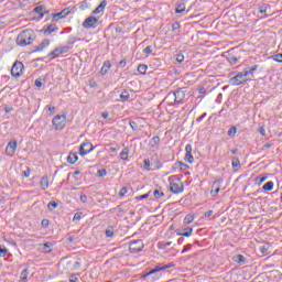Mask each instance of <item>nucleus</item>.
I'll use <instances>...</instances> for the list:
<instances>
[{"instance_id":"nucleus-1","label":"nucleus","mask_w":282,"mask_h":282,"mask_svg":"<svg viewBox=\"0 0 282 282\" xmlns=\"http://www.w3.org/2000/svg\"><path fill=\"white\" fill-rule=\"evenodd\" d=\"M186 91H188L186 87L177 88L174 91H170L165 97V100H169V107H175V105H184Z\"/></svg>"},{"instance_id":"nucleus-2","label":"nucleus","mask_w":282,"mask_h":282,"mask_svg":"<svg viewBox=\"0 0 282 282\" xmlns=\"http://www.w3.org/2000/svg\"><path fill=\"white\" fill-rule=\"evenodd\" d=\"M33 41H36V34L34 33V30L26 29L18 35L15 43L20 47H28V45H32Z\"/></svg>"},{"instance_id":"nucleus-3","label":"nucleus","mask_w":282,"mask_h":282,"mask_svg":"<svg viewBox=\"0 0 282 282\" xmlns=\"http://www.w3.org/2000/svg\"><path fill=\"white\" fill-rule=\"evenodd\" d=\"M248 83V73L239 72L229 79V85L232 87H239V85H246Z\"/></svg>"},{"instance_id":"nucleus-4","label":"nucleus","mask_w":282,"mask_h":282,"mask_svg":"<svg viewBox=\"0 0 282 282\" xmlns=\"http://www.w3.org/2000/svg\"><path fill=\"white\" fill-rule=\"evenodd\" d=\"M52 123L56 131H62V129H65V126L67 124V117H65V115H56L53 118Z\"/></svg>"},{"instance_id":"nucleus-5","label":"nucleus","mask_w":282,"mask_h":282,"mask_svg":"<svg viewBox=\"0 0 282 282\" xmlns=\"http://www.w3.org/2000/svg\"><path fill=\"white\" fill-rule=\"evenodd\" d=\"M23 69H25V66H23L22 62H14L11 68V76H13L14 78H20L21 74H23Z\"/></svg>"},{"instance_id":"nucleus-6","label":"nucleus","mask_w":282,"mask_h":282,"mask_svg":"<svg viewBox=\"0 0 282 282\" xmlns=\"http://www.w3.org/2000/svg\"><path fill=\"white\" fill-rule=\"evenodd\" d=\"M98 25V18L90 15L83 22V28L85 30H95V28Z\"/></svg>"},{"instance_id":"nucleus-7","label":"nucleus","mask_w":282,"mask_h":282,"mask_svg":"<svg viewBox=\"0 0 282 282\" xmlns=\"http://www.w3.org/2000/svg\"><path fill=\"white\" fill-rule=\"evenodd\" d=\"M142 248H144L142 240H133L129 245V251L132 252V254H138V252L142 251Z\"/></svg>"},{"instance_id":"nucleus-8","label":"nucleus","mask_w":282,"mask_h":282,"mask_svg":"<svg viewBox=\"0 0 282 282\" xmlns=\"http://www.w3.org/2000/svg\"><path fill=\"white\" fill-rule=\"evenodd\" d=\"M69 12H72L69 8H66V9H63L61 12L51 13L48 15V19H53V21H61V19H65L67 14H69Z\"/></svg>"},{"instance_id":"nucleus-9","label":"nucleus","mask_w":282,"mask_h":282,"mask_svg":"<svg viewBox=\"0 0 282 282\" xmlns=\"http://www.w3.org/2000/svg\"><path fill=\"white\" fill-rule=\"evenodd\" d=\"M170 191L175 195H180V193H184V183H170Z\"/></svg>"},{"instance_id":"nucleus-10","label":"nucleus","mask_w":282,"mask_h":282,"mask_svg":"<svg viewBox=\"0 0 282 282\" xmlns=\"http://www.w3.org/2000/svg\"><path fill=\"white\" fill-rule=\"evenodd\" d=\"M94 151V144L84 142L79 147V155H87V153H91Z\"/></svg>"},{"instance_id":"nucleus-11","label":"nucleus","mask_w":282,"mask_h":282,"mask_svg":"<svg viewBox=\"0 0 282 282\" xmlns=\"http://www.w3.org/2000/svg\"><path fill=\"white\" fill-rule=\"evenodd\" d=\"M185 151H186L185 158H184L185 162L193 164L195 162V159L193 158V145L187 144L185 147Z\"/></svg>"},{"instance_id":"nucleus-12","label":"nucleus","mask_w":282,"mask_h":282,"mask_svg":"<svg viewBox=\"0 0 282 282\" xmlns=\"http://www.w3.org/2000/svg\"><path fill=\"white\" fill-rule=\"evenodd\" d=\"M18 142L17 141H10L6 148V153L9 155V158H12L14 153L17 152Z\"/></svg>"},{"instance_id":"nucleus-13","label":"nucleus","mask_w":282,"mask_h":282,"mask_svg":"<svg viewBox=\"0 0 282 282\" xmlns=\"http://www.w3.org/2000/svg\"><path fill=\"white\" fill-rule=\"evenodd\" d=\"M34 12L39 14V19H43L45 14H50V11L45 8V6H37L34 8Z\"/></svg>"},{"instance_id":"nucleus-14","label":"nucleus","mask_w":282,"mask_h":282,"mask_svg":"<svg viewBox=\"0 0 282 282\" xmlns=\"http://www.w3.org/2000/svg\"><path fill=\"white\" fill-rule=\"evenodd\" d=\"M178 237H191L193 235V227H185L176 232Z\"/></svg>"},{"instance_id":"nucleus-15","label":"nucleus","mask_w":282,"mask_h":282,"mask_svg":"<svg viewBox=\"0 0 282 282\" xmlns=\"http://www.w3.org/2000/svg\"><path fill=\"white\" fill-rule=\"evenodd\" d=\"M58 26L56 24H50L46 29H42L44 36H50L53 32H56Z\"/></svg>"},{"instance_id":"nucleus-16","label":"nucleus","mask_w":282,"mask_h":282,"mask_svg":"<svg viewBox=\"0 0 282 282\" xmlns=\"http://www.w3.org/2000/svg\"><path fill=\"white\" fill-rule=\"evenodd\" d=\"M270 248H272V246H270L269 242H265L264 245L259 247V250L261 252V254H263L264 257L270 254Z\"/></svg>"},{"instance_id":"nucleus-17","label":"nucleus","mask_w":282,"mask_h":282,"mask_svg":"<svg viewBox=\"0 0 282 282\" xmlns=\"http://www.w3.org/2000/svg\"><path fill=\"white\" fill-rule=\"evenodd\" d=\"M40 186L42 191H47V188H50V178L47 177V175L41 178Z\"/></svg>"},{"instance_id":"nucleus-18","label":"nucleus","mask_w":282,"mask_h":282,"mask_svg":"<svg viewBox=\"0 0 282 282\" xmlns=\"http://www.w3.org/2000/svg\"><path fill=\"white\" fill-rule=\"evenodd\" d=\"M105 8H107V0H102L100 4L93 11V14H100V12H105Z\"/></svg>"},{"instance_id":"nucleus-19","label":"nucleus","mask_w":282,"mask_h":282,"mask_svg":"<svg viewBox=\"0 0 282 282\" xmlns=\"http://www.w3.org/2000/svg\"><path fill=\"white\" fill-rule=\"evenodd\" d=\"M50 45V40H43L42 43L39 45V46H35L33 48V52L36 53V52H43V48L44 47H48Z\"/></svg>"},{"instance_id":"nucleus-20","label":"nucleus","mask_w":282,"mask_h":282,"mask_svg":"<svg viewBox=\"0 0 282 282\" xmlns=\"http://www.w3.org/2000/svg\"><path fill=\"white\" fill-rule=\"evenodd\" d=\"M109 69H111V62L109 61H105L104 62V65L100 69V74L101 76H105V74H108L109 73Z\"/></svg>"},{"instance_id":"nucleus-21","label":"nucleus","mask_w":282,"mask_h":282,"mask_svg":"<svg viewBox=\"0 0 282 282\" xmlns=\"http://www.w3.org/2000/svg\"><path fill=\"white\" fill-rule=\"evenodd\" d=\"M158 144H160V137H153L149 142V148L153 151V149H158Z\"/></svg>"},{"instance_id":"nucleus-22","label":"nucleus","mask_w":282,"mask_h":282,"mask_svg":"<svg viewBox=\"0 0 282 282\" xmlns=\"http://www.w3.org/2000/svg\"><path fill=\"white\" fill-rule=\"evenodd\" d=\"M68 164H76L78 162V154L76 152H70L67 156Z\"/></svg>"},{"instance_id":"nucleus-23","label":"nucleus","mask_w":282,"mask_h":282,"mask_svg":"<svg viewBox=\"0 0 282 282\" xmlns=\"http://www.w3.org/2000/svg\"><path fill=\"white\" fill-rule=\"evenodd\" d=\"M158 272H162V267H156L152 270H150L149 272H147L145 274H143L141 276V279H148V276H151V274H158Z\"/></svg>"},{"instance_id":"nucleus-24","label":"nucleus","mask_w":282,"mask_h":282,"mask_svg":"<svg viewBox=\"0 0 282 282\" xmlns=\"http://www.w3.org/2000/svg\"><path fill=\"white\" fill-rule=\"evenodd\" d=\"M61 56V51L58 47H55L52 52L48 53V57L51 61H54V58H58Z\"/></svg>"},{"instance_id":"nucleus-25","label":"nucleus","mask_w":282,"mask_h":282,"mask_svg":"<svg viewBox=\"0 0 282 282\" xmlns=\"http://www.w3.org/2000/svg\"><path fill=\"white\" fill-rule=\"evenodd\" d=\"M258 69H259V65H253L248 70H245V74H247V76H251V78H254V72H257Z\"/></svg>"},{"instance_id":"nucleus-26","label":"nucleus","mask_w":282,"mask_h":282,"mask_svg":"<svg viewBox=\"0 0 282 282\" xmlns=\"http://www.w3.org/2000/svg\"><path fill=\"white\" fill-rule=\"evenodd\" d=\"M29 274H30V270L24 269L20 274V282H28Z\"/></svg>"},{"instance_id":"nucleus-27","label":"nucleus","mask_w":282,"mask_h":282,"mask_svg":"<svg viewBox=\"0 0 282 282\" xmlns=\"http://www.w3.org/2000/svg\"><path fill=\"white\" fill-rule=\"evenodd\" d=\"M131 98V95H129V91L123 90L120 95V99L122 102H129V99Z\"/></svg>"},{"instance_id":"nucleus-28","label":"nucleus","mask_w":282,"mask_h":282,"mask_svg":"<svg viewBox=\"0 0 282 282\" xmlns=\"http://www.w3.org/2000/svg\"><path fill=\"white\" fill-rule=\"evenodd\" d=\"M185 10H186V4L184 2H181L177 4V7L175 9V13L182 14V12H185Z\"/></svg>"},{"instance_id":"nucleus-29","label":"nucleus","mask_w":282,"mask_h":282,"mask_svg":"<svg viewBox=\"0 0 282 282\" xmlns=\"http://www.w3.org/2000/svg\"><path fill=\"white\" fill-rule=\"evenodd\" d=\"M193 221H195V216H193L191 214L185 216V218H184L185 226H188V224H193Z\"/></svg>"},{"instance_id":"nucleus-30","label":"nucleus","mask_w":282,"mask_h":282,"mask_svg":"<svg viewBox=\"0 0 282 282\" xmlns=\"http://www.w3.org/2000/svg\"><path fill=\"white\" fill-rule=\"evenodd\" d=\"M153 196L155 199H161V197H164V192L160 191V188H155L153 191Z\"/></svg>"},{"instance_id":"nucleus-31","label":"nucleus","mask_w":282,"mask_h":282,"mask_svg":"<svg viewBox=\"0 0 282 282\" xmlns=\"http://www.w3.org/2000/svg\"><path fill=\"white\" fill-rule=\"evenodd\" d=\"M147 69H149V66L147 64H140L138 66L139 74H142V75L147 74Z\"/></svg>"},{"instance_id":"nucleus-32","label":"nucleus","mask_w":282,"mask_h":282,"mask_svg":"<svg viewBox=\"0 0 282 282\" xmlns=\"http://www.w3.org/2000/svg\"><path fill=\"white\" fill-rule=\"evenodd\" d=\"M263 191H272L274 188V182L269 181L262 186Z\"/></svg>"},{"instance_id":"nucleus-33","label":"nucleus","mask_w":282,"mask_h":282,"mask_svg":"<svg viewBox=\"0 0 282 282\" xmlns=\"http://www.w3.org/2000/svg\"><path fill=\"white\" fill-rule=\"evenodd\" d=\"M121 160H129V148H124L120 153Z\"/></svg>"},{"instance_id":"nucleus-34","label":"nucleus","mask_w":282,"mask_h":282,"mask_svg":"<svg viewBox=\"0 0 282 282\" xmlns=\"http://www.w3.org/2000/svg\"><path fill=\"white\" fill-rule=\"evenodd\" d=\"M231 166H232V169H237V167L241 166V162L239 161V158H237V156L232 158Z\"/></svg>"},{"instance_id":"nucleus-35","label":"nucleus","mask_w":282,"mask_h":282,"mask_svg":"<svg viewBox=\"0 0 282 282\" xmlns=\"http://www.w3.org/2000/svg\"><path fill=\"white\" fill-rule=\"evenodd\" d=\"M227 135H228L229 138H235V135H237V127L232 126V127L228 130Z\"/></svg>"},{"instance_id":"nucleus-36","label":"nucleus","mask_w":282,"mask_h":282,"mask_svg":"<svg viewBox=\"0 0 282 282\" xmlns=\"http://www.w3.org/2000/svg\"><path fill=\"white\" fill-rule=\"evenodd\" d=\"M57 50H59V54H67L72 50V46H59Z\"/></svg>"},{"instance_id":"nucleus-37","label":"nucleus","mask_w":282,"mask_h":282,"mask_svg":"<svg viewBox=\"0 0 282 282\" xmlns=\"http://www.w3.org/2000/svg\"><path fill=\"white\" fill-rule=\"evenodd\" d=\"M237 263H246L248 260L243 257V254L236 256Z\"/></svg>"},{"instance_id":"nucleus-38","label":"nucleus","mask_w":282,"mask_h":282,"mask_svg":"<svg viewBox=\"0 0 282 282\" xmlns=\"http://www.w3.org/2000/svg\"><path fill=\"white\" fill-rule=\"evenodd\" d=\"M228 63H230V65H237V63H239V58L235 57V56H229L227 58Z\"/></svg>"},{"instance_id":"nucleus-39","label":"nucleus","mask_w":282,"mask_h":282,"mask_svg":"<svg viewBox=\"0 0 282 282\" xmlns=\"http://www.w3.org/2000/svg\"><path fill=\"white\" fill-rule=\"evenodd\" d=\"M48 210H54V208H58V203L51 200L47 205Z\"/></svg>"},{"instance_id":"nucleus-40","label":"nucleus","mask_w":282,"mask_h":282,"mask_svg":"<svg viewBox=\"0 0 282 282\" xmlns=\"http://www.w3.org/2000/svg\"><path fill=\"white\" fill-rule=\"evenodd\" d=\"M143 166L147 171H151V160L144 159L143 160Z\"/></svg>"},{"instance_id":"nucleus-41","label":"nucleus","mask_w":282,"mask_h":282,"mask_svg":"<svg viewBox=\"0 0 282 282\" xmlns=\"http://www.w3.org/2000/svg\"><path fill=\"white\" fill-rule=\"evenodd\" d=\"M221 184H224V181H221V180H216V181L213 183L212 188H221Z\"/></svg>"},{"instance_id":"nucleus-42","label":"nucleus","mask_w":282,"mask_h":282,"mask_svg":"<svg viewBox=\"0 0 282 282\" xmlns=\"http://www.w3.org/2000/svg\"><path fill=\"white\" fill-rule=\"evenodd\" d=\"M180 28H182V25H180V22H174L172 24V32H180Z\"/></svg>"},{"instance_id":"nucleus-43","label":"nucleus","mask_w":282,"mask_h":282,"mask_svg":"<svg viewBox=\"0 0 282 282\" xmlns=\"http://www.w3.org/2000/svg\"><path fill=\"white\" fill-rule=\"evenodd\" d=\"M178 166L181 171H186V169H191V166L182 161H178Z\"/></svg>"},{"instance_id":"nucleus-44","label":"nucleus","mask_w":282,"mask_h":282,"mask_svg":"<svg viewBox=\"0 0 282 282\" xmlns=\"http://www.w3.org/2000/svg\"><path fill=\"white\" fill-rule=\"evenodd\" d=\"M149 195H151V192H149L147 194H143V195H140V196H137L135 199L138 202H142V199H148Z\"/></svg>"},{"instance_id":"nucleus-45","label":"nucleus","mask_w":282,"mask_h":282,"mask_svg":"<svg viewBox=\"0 0 282 282\" xmlns=\"http://www.w3.org/2000/svg\"><path fill=\"white\" fill-rule=\"evenodd\" d=\"M273 61H275V63H282V53L273 55Z\"/></svg>"},{"instance_id":"nucleus-46","label":"nucleus","mask_w":282,"mask_h":282,"mask_svg":"<svg viewBox=\"0 0 282 282\" xmlns=\"http://www.w3.org/2000/svg\"><path fill=\"white\" fill-rule=\"evenodd\" d=\"M265 180H268V176H258L256 178V182H257V184L261 185V184H263V182H265Z\"/></svg>"},{"instance_id":"nucleus-47","label":"nucleus","mask_w":282,"mask_h":282,"mask_svg":"<svg viewBox=\"0 0 282 282\" xmlns=\"http://www.w3.org/2000/svg\"><path fill=\"white\" fill-rule=\"evenodd\" d=\"M98 177H106L107 176V170L101 169L97 171Z\"/></svg>"},{"instance_id":"nucleus-48","label":"nucleus","mask_w":282,"mask_h":282,"mask_svg":"<svg viewBox=\"0 0 282 282\" xmlns=\"http://www.w3.org/2000/svg\"><path fill=\"white\" fill-rule=\"evenodd\" d=\"M83 219V213H75L73 221H80Z\"/></svg>"},{"instance_id":"nucleus-49","label":"nucleus","mask_w":282,"mask_h":282,"mask_svg":"<svg viewBox=\"0 0 282 282\" xmlns=\"http://www.w3.org/2000/svg\"><path fill=\"white\" fill-rule=\"evenodd\" d=\"M129 193V188L128 187H122L119 192V197H124V195Z\"/></svg>"},{"instance_id":"nucleus-50","label":"nucleus","mask_w":282,"mask_h":282,"mask_svg":"<svg viewBox=\"0 0 282 282\" xmlns=\"http://www.w3.org/2000/svg\"><path fill=\"white\" fill-rule=\"evenodd\" d=\"M41 226L42 228H50V219H42Z\"/></svg>"},{"instance_id":"nucleus-51","label":"nucleus","mask_w":282,"mask_h":282,"mask_svg":"<svg viewBox=\"0 0 282 282\" xmlns=\"http://www.w3.org/2000/svg\"><path fill=\"white\" fill-rule=\"evenodd\" d=\"M105 232H106V237H108V238L113 237V229L111 227L106 229Z\"/></svg>"},{"instance_id":"nucleus-52","label":"nucleus","mask_w":282,"mask_h":282,"mask_svg":"<svg viewBox=\"0 0 282 282\" xmlns=\"http://www.w3.org/2000/svg\"><path fill=\"white\" fill-rule=\"evenodd\" d=\"M129 124H130L132 131H138V122H135V121H129Z\"/></svg>"},{"instance_id":"nucleus-53","label":"nucleus","mask_w":282,"mask_h":282,"mask_svg":"<svg viewBox=\"0 0 282 282\" xmlns=\"http://www.w3.org/2000/svg\"><path fill=\"white\" fill-rule=\"evenodd\" d=\"M6 254H8V249L0 246V257H6Z\"/></svg>"},{"instance_id":"nucleus-54","label":"nucleus","mask_w":282,"mask_h":282,"mask_svg":"<svg viewBox=\"0 0 282 282\" xmlns=\"http://www.w3.org/2000/svg\"><path fill=\"white\" fill-rule=\"evenodd\" d=\"M74 43H76V37L74 36H70L67 41V45L68 47H72V45H74Z\"/></svg>"},{"instance_id":"nucleus-55","label":"nucleus","mask_w":282,"mask_h":282,"mask_svg":"<svg viewBox=\"0 0 282 282\" xmlns=\"http://www.w3.org/2000/svg\"><path fill=\"white\" fill-rule=\"evenodd\" d=\"M143 54H153V46H147L143 50Z\"/></svg>"},{"instance_id":"nucleus-56","label":"nucleus","mask_w":282,"mask_h":282,"mask_svg":"<svg viewBox=\"0 0 282 282\" xmlns=\"http://www.w3.org/2000/svg\"><path fill=\"white\" fill-rule=\"evenodd\" d=\"M169 268H175V263L171 262L169 264H165V265L161 267V271L162 270H169Z\"/></svg>"},{"instance_id":"nucleus-57","label":"nucleus","mask_w":282,"mask_h":282,"mask_svg":"<svg viewBox=\"0 0 282 282\" xmlns=\"http://www.w3.org/2000/svg\"><path fill=\"white\" fill-rule=\"evenodd\" d=\"M176 62L184 63V54H176Z\"/></svg>"},{"instance_id":"nucleus-58","label":"nucleus","mask_w":282,"mask_h":282,"mask_svg":"<svg viewBox=\"0 0 282 282\" xmlns=\"http://www.w3.org/2000/svg\"><path fill=\"white\" fill-rule=\"evenodd\" d=\"M267 10H268V7H265V6H261V7L259 8L260 14H265Z\"/></svg>"},{"instance_id":"nucleus-59","label":"nucleus","mask_w":282,"mask_h":282,"mask_svg":"<svg viewBox=\"0 0 282 282\" xmlns=\"http://www.w3.org/2000/svg\"><path fill=\"white\" fill-rule=\"evenodd\" d=\"M118 67H127V59H121V61L118 63Z\"/></svg>"},{"instance_id":"nucleus-60","label":"nucleus","mask_w":282,"mask_h":282,"mask_svg":"<svg viewBox=\"0 0 282 282\" xmlns=\"http://www.w3.org/2000/svg\"><path fill=\"white\" fill-rule=\"evenodd\" d=\"M193 248V245H187L184 247V249L182 250V254H184V252H188V250H191Z\"/></svg>"},{"instance_id":"nucleus-61","label":"nucleus","mask_w":282,"mask_h":282,"mask_svg":"<svg viewBox=\"0 0 282 282\" xmlns=\"http://www.w3.org/2000/svg\"><path fill=\"white\" fill-rule=\"evenodd\" d=\"M32 173V170L30 167H26V171L23 172V175L25 177H30V174Z\"/></svg>"},{"instance_id":"nucleus-62","label":"nucleus","mask_w":282,"mask_h":282,"mask_svg":"<svg viewBox=\"0 0 282 282\" xmlns=\"http://www.w3.org/2000/svg\"><path fill=\"white\" fill-rule=\"evenodd\" d=\"M89 87H91L94 89V88L98 87V83L96 80H90Z\"/></svg>"},{"instance_id":"nucleus-63","label":"nucleus","mask_w":282,"mask_h":282,"mask_svg":"<svg viewBox=\"0 0 282 282\" xmlns=\"http://www.w3.org/2000/svg\"><path fill=\"white\" fill-rule=\"evenodd\" d=\"M79 199H80V202H83V204H87V195L82 194Z\"/></svg>"},{"instance_id":"nucleus-64","label":"nucleus","mask_w":282,"mask_h":282,"mask_svg":"<svg viewBox=\"0 0 282 282\" xmlns=\"http://www.w3.org/2000/svg\"><path fill=\"white\" fill-rule=\"evenodd\" d=\"M69 282H79L78 278L74 274L69 276Z\"/></svg>"}]
</instances>
